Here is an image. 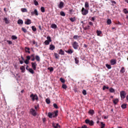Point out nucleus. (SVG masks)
I'll return each mask as SVG.
<instances>
[{"instance_id": "obj_1", "label": "nucleus", "mask_w": 128, "mask_h": 128, "mask_svg": "<svg viewBox=\"0 0 128 128\" xmlns=\"http://www.w3.org/2000/svg\"><path fill=\"white\" fill-rule=\"evenodd\" d=\"M47 40H45L44 42V44L46 46H48L50 42H52V38L50 36H48L46 38Z\"/></svg>"}, {"instance_id": "obj_2", "label": "nucleus", "mask_w": 128, "mask_h": 128, "mask_svg": "<svg viewBox=\"0 0 128 128\" xmlns=\"http://www.w3.org/2000/svg\"><path fill=\"white\" fill-rule=\"evenodd\" d=\"M72 46L74 50H78V42L74 41L72 43Z\"/></svg>"}, {"instance_id": "obj_3", "label": "nucleus", "mask_w": 128, "mask_h": 128, "mask_svg": "<svg viewBox=\"0 0 128 128\" xmlns=\"http://www.w3.org/2000/svg\"><path fill=\"white\" fill-rule=\"evenodd\" d=\"M30 98H32V100L33 102H34V100H38V95L36 94H32L30 96Z\"/></svg>"}, {"instance_id": "obj_4", "label": "nucleus", "mask_w": 128, "mask_h": 128, "mask_svg": "<svg viewBox=\"0 0 128 128\" xmlns=\"http://www.w3.org/2000/svg\"><path fill=\"white\" fill-rule=\"evenodd\" d=\"M85 122H86V124H89V126H94V122L92 121V120H90L88 119H86L85 120Z\"/></svg>"}, {"instance_id": "obj_5", "label": "nucleus", "mask_w": 128, "mask_h": 128, "mask_svg": "<svg viewBox=\"0 0 128 128\" xmlns=\"http://www.w3.org/2000/svg\"><path fill=\"white\" fill-rule=\"evenodd\" d=\"M82 14L83 16H86L88 14V10L84 9V8H82Z\"/></svg>"}, {"instance_id": "obj_6", "label": "nucleus", "mask_w": 128, "mask_h": 128, "mask_svg": "<svg viewBox=\"0 0 128 128\" xmlns=\"http://www.w3.org/2000/svg\"><path fill=\"white\" fill-rule=\"evenodd\" d=\"M126 93L124 91H122L120 92V96L121 98H126Z\"/></svg>"}, {"instance_id": "obj_7", "label": "nucleus", "mask_w": 128, "mask_h": 128, "mask_svg": "<svg viewBox=\"0 0 128 128\" xmlns=\"http://www.w3.org/2000/svg\"><path fill=\"white\" fill-rule=\"evenodd\" d=\"M32 68L34 70H36V66H38V64H36V62H31Z\"/></svg>"}, {"instance_id": "obj_8", "label": "nucleus", "mask_w": 128, "mask_h": 128, "mask_svg": "<svg viewBox=\"0 0 128 128\" xmlns=\"http://www.w3.org/2000/svg\"><path fill=\"white\" fill-rule=\"evenodd\" d=\"M30 112L32 114L33 116H36V110H34V108H31L30 110Z\"/></svg>"}, {"instance_id": "obj_9", "label": "nucleus", "mask_w": 128, "mask_h": 128, "mask_svg": "<svg viewBox=\"0 0 128 128\" xmlns=\"http://www.w3.org/2000/svg\"><path fill=\"white\" fill-rule=\"evenodd\" d=\"M31 16H38V12L36 9H34V11L31 12Z\"/></svg>"}, {"instance_id": "obj_10", "label": "nucleus", "mask_w": 128, "mask_h": 128, "mask_svg": "<svg viewBox=\"0 0 128 128\" xmlns=\"http://www.w3.org/2000/svg\"><path fill=\"white\" fill-rule=\"evenodd\" d=\"M111 66H114L116 64V59H112L110 60Z\"/></svg>"}, {"instance_id": "obj_11", "label": "nucleus", "mask_w": 128, "mask_h": 128, "mask_svg": "<svg viewBox=\"0 0 128 128\" xmlns=\"http://www.w3.org/2000/svg\"><path fill=\"white\" fill-rule=\"evenodd\" d=\"M25 24H32V20L30 19H26V20L24 22Z\"/></svg>"}, {"instance_id": "obj_12", "label": "nucleus", "mask_w": 128, "mask_h": 128, "mask_svg": "<svg viewBox=\"0 0 128 128\" xmlns=\"http://www.w3.org/2000/svg\"><path fill=\"white\" fill-rule=\"evenodd\" d=\"M58 54L61 56H64V51H63L62 49H60Z\"/></svg>"}, {"instance_id": "obj_13", "label": "nucleus", "mask_w": 128, "mask_h": 128, "mask_svg": "<svg viewBox=\"0 0 128 128\" xmlns=\"http://www.w3.org/2000/svg\"><path fill=\"white\" fill-rule=\"evenodd\" d=\"M64 2H60L59 5L58 6L59 8H64Z\"/></svg>"}, {"instance_id": "obj_14", "label": "nucleus", "mask_w": 128, "mask_h": 128, "mask_svg": "<svg viewBox=\"0 0 128 128\" xmlns=\"http://www.w3.org/2000/svg\"><path fill=\"white\" fill-rule=\"evenodd\" d=\"M58 110H56L54 112V113H53V118H56L58 116Z\"/></svg>"}, {"instance_id": "obj_15", "label": "nucleus", "mask_w": 128, "mask_h": 128, "mask_svg": "<svg viewBox=\"0 0 128 128\" xmlns=\"http://www.w3.org/2000/svg\"><path fill=\"white\" fill-rule=\"evenodd\" d=\"M55 48H56V46H54V45L50 44V46L49 50H54Z\"/></svg>"}, {"instance_id": "obj_16", "label": "nucleus", "mask_w": 128, "mask_h": 128, "mask_svg": "<svg viewBox=\"0 0 128 128\" xmlns=\"http://www.w3.org/2000/svg\"><path fill=\"white\" fill-rule=\"evenodd\" d=\"M52 126L54 127V128H60V126L58 124H53Z\"/></svg>"}, {"instance_id": "obj_17", "label": "nucleus", "mask_w": 128, "mask_h": 128, "mask_svg": "<svg viewBox=\"0 0 128 128\" xmlns=\"http://www.w3.org/2000/svg\"><path fill=\"white\" fill-rule=\"evenodd\" d=\"M66 52L68 54H72L74 52V50H72V49H69L68 50H66Z\"/></svg>"}, {"instance_id": "obj_18", "label": "nucleus", "mask_w": 128, "mask_h": 128, "mask_svg": "<svg viewBox=\"0 0 128 128\" xmlns=\"http://www.w3.org/2000/svg\"><path fill=\"white\" fill-rule=\"evenodd\" d=\"M50 28H54V30H56V28H58V26H56V24H52Z\"/></svg>"}, {"instance_id": "obj_19", "label": "nucleus", "mask_w": 128, "mask_h": 128, "mask_svg": "<svg viewBox=\"0 0 128 128\" xmlns=\"http://www.w3.org/2000/svg\"><path fill=\"white\" fill-rule=\"evenodd\" d=\"M88 114L91 116H94V110H90L88 111Z\"/></svg>"}, {"instance_id": "obj_20", "label": "nucleus", "mask_w": 128, "mask_h": 128, "mask_svg": "<svg viewBox=\"0 0 128 128\" xmlns=\"http://www.w3.org/2000/svg\"><path fill=\"white\" fill-rule=\"evenodd\" d=\"M20 70H22V72H24L26 70V68H24V66H22L20 67Z\"/></svg>"}, {"instance_id": "obj_21", "label": "nucleus", "mask_w": 128, "mask_h": 128, "mask_svg": "<svg viewBox=\"0 0 128 128\" xmlns=\"http://www.w3.org/2000/svg\"><path fill=\"white\" fill-rule=\"evenodd\" d=\"M48 118H54V114L53 113H52L50 112H49L48 113Z\"/></svg>"}, {"instance_id": "obj_22", "label": "nucleus", "mask_w": 128, "mask_h": 128, "mask_svg": "<svg viewBox=\"0 0 128 128\" xmlns=\"http://www.w3.org/2000/svg\"><path fill=\"white\" fill-rule=\"evenodd\" d=\"M4 22H5V24H10V21L8 20V18H4Z\"/></svg>"}, {"instance_id": "obj_23", "label": "nucleus", "mask_w": 128, "mask_h": 128, "mask_svg": "<svg viewBox=\"0 0 128 128\" xmlns=\"http://www.w3.org/2000/svg\"><path fill=\"white\" fill-rule=\"evenodd\" d=\"M126 72V69L124 68V67H122L121 70H120V72L121 74H124Z\"/></svg>"}, {"instance_id": "obj_24", "label": "nucleus", "mask_w": 128, "mask_h": 128, "mask_svg": "<svg viewBox=\"0 0 128 128\" xmlns=\"http://www.w3.org/2000/svg\"><path fill=\"white\" fill-rule=\"evenodd\" d=\"M25 52H28V54H30V48H25Z\"/></svg>"}, {"instance_id": "obj_25", "label": "nucleus", "mask_w": 128, "mask_h": 128, "mask_svg": "<svg viewBox=\"0 0 128 128\" xmlns=\"http://www.w3.org/2000/svg\"><path fill=\"white\" fill-rule=\"evenodd\" d=\"M118 102V99L116 98L113 100V103L114 104H116Z\"/></svg>"}, {"instance_id": "obj_26", "label": "nucleus", "mask_w": 128, "mask_h": 128, "mask_svg": "<svg viewBox=\"0 0 128 128\" xmlns=\"http://www.w3.org/2000/svg\"><path fill=\"white\" fill-rule=\"evenodd\" d=\"M18 24H24V21L20 19H19L18 21Z\"/></svg>"}, {"instance_id": "obj_27", "label": "nucleus", "mask_w": 128, "mask_h": 128, "mask_svg": "<svg viewBox=\"0 0 128 128\" xmlns=\"http://www.w3.org/2000/svg\"><path fill=\"white\" fill-rule=\"evenodd\" d=\"M28 72H30V74H34V70L32 68H30L28 70Z\"/></svg>"}, {"instance_id": "obj_28", "label": "nucleus", "mask_w": 128, "mask_h": 128, "mask_svg": "<svg viewBox=\"0 0 128 128\" xmlns=\"http://www.w3.org/2000/svg\"><path fill=\"white\" fill-rule=\"evenodd\" d=\"M30 58H32L31 59V60H32V62H34V60H36V58H34V54H31Z\"/></svg>"}, {"instance_id": "obj_29", "label": "nucleus", "mask_w": 128, "mask_h": 128, "mask_svg": "<svg viewBox=\"0 0 128 128\" xmlns=\"http://www.w3.org/2000/svg\"><path fill=\"white\" fill-rule=\"evenodd\" d=\"M21 11L22 12H28V10L26 8H22Z\"/></svg>"}, {"instance_id": "obj_30", "label": "nucleus", "mask_w": 128, "mask_h": 128, "mask_svg": "<svg viewBox=\"0 0 128 128\" xmlns=\"http://www.w3.org/2000/svg\"><path fill=\"white\" fill-rule=\"evenodd\" d=\"M36 60L37 62H40V56L36 55Z\"/></svg>"}, {"instance_id": "obj_31", "label": "nucleus", "mask_w": 128, "mask_h": 128, "mask_svg": "<svg viewBox=\"0 0 128 128\" xmlns=\"http://www.w3.org/2000/svg\"><path fill=\"white\" fill-rule=\"evenodd\" d=\"M54 56L58 60L60 58V55L58 53H54Z\"/></svg>"}, {"instance_id": "obj_32", "label": "nucleus", "mask_w": 128, "mask_h": 128, "mask_svg": "<svg viewBox=\"0 0 128 128\" xmlns=\"http://www.w3.org/2000/svg\"><path fill=\"white\" fill-rule=\"evenodd\" d=\"M84 6H85L86 8H90V4H88V2H85Z\"/></svg>"}, {"instance_id": "obj_33", "label": "nucleus", "mask_w": 128, "mask_h": 128, "mask_svg": "<svg viewBox=\"0 0 128 128\" xmlns=\"http://www.w3.org/2000/svg\"><path fill=\"white\" fill-rule=\"evenodd\" d=\"M12 40H18V37L16 36H12L11 37Z\"/></svg>"}, {"instance_id": "obj_34", "label": "nucleus", "mask_w": 128, "mask_h": 128, "mask_svg": "<svg viewBox=\"0 0 128 128\" xmlns=\"http://www.w3.org/2000/svg\"><path fill=\"white\" fill-rule=\"evenodd\" d=\"M109 92H114L115 90L114 89V88H110V89H109Z\"/></svg>"}, {"instance_id": "obj_35", "label": "nucleus", "mask_w": 128, "mask_h": 128, "mask_svg": "<svg viewBox=\"0 0 128 128\" xmlns=\"http://www.w3.org/2000/svg\"><path fill=\"white\" fill-rule=\"evenodd\" d=\"M106 66L108 70H110V68H112V66L110 64H106Z\"/></svg>"}, {"instance_id": "obj_36", "label": "nucleus", "mask_w": 128, "mask_h": 128, "mask_svg": "<svg viewBox=\"0 0 128 128\" xmlns=\"http://www.w3.org/2000/svg\"><path fill=\"white\" fill-rule=\"evenodd\" d=\"M80 38V36H78V35H75L74 36L73 38L74 40H78V38Z\"/></svg>"}, {"instance_id": "obj_37", "label": "nucleus", "mask_w": 128, "mask_h": 128, "mask_svg": "<svg viewBox=\"0 0 128 128\" xmlns=\"http://www.w3.org/2000/svg\"><path fill=\"white\" fill-rule=\"evenodd\" d=\"M70 20L72 22H76V18H70Z\"/></svg>"}, {"instance_id": "obj_38", "label": "nucleus", "mask_w": 128, "mask_h": 128, "mask_svg": "<svg viewBox=\"0 0 128 128\" xmlns=\"http://www.w3.org/2000/svg\"><path fill=\"white\" fill-rule=\"evenodd\" d=\"M74 60H75V62H76V64H78L79 62L78 58H74Z\"/></svg>"}, {"instance_id": "obj_39", "label": "nucleus", "mask_w": 128, "mask_h": 128, "mask_svg": "<svg viewBox=\"0 0 128 128\" xmlns=\"http://www.w3.org/2000/svg\"><path fill=\"white\" fill-rule=\"evenodd\" d=\"M121 108H122L124 110V108H126V104H122L121 106Z\"/></svg>"}, {"instance_id": "obj_40", "label": "nucleus", "mask_w": 128, "mask_h": 128, "mask_svg": "<svg viewBox=\"0 0 128 128\" xmlns=\"http://www.w3.org/2000/svg\"><path fill=\"white\" fill-rule=\"evenodd\" d=\"M96 34H97V36H100V34H102V31L97 30Z\"/></svg>"}, {"instance_id": "obj_41", "label": "nucleus", "mask_w": 128, "mask_h": 128, "mask_svg": "<svg viewBox=\"0 0 128 128\" xmlns=\"http://www.w3.org/2000/svg\"><path fill=\"white\" fill-rule=\"evenodd\" d=\"M46 104H50V98H46Z\"/></svg>"}, {"instance_id": "obj_42", "label": "nucleus", "mask_w": 128, "mask_h": 128, "mask_svg": "<svg viewBox=\"0 0 128 128\" xmlns=\"http://www.w3.org/2000/svg\"><path fill=\"white\" fill-rule=\"evenodd\" d=\"M60 16H66V14H64V12L62 11L60 12Z\"/></svg>"}, {"instance_id": "obj_43", "label": "nucleus", "mask_w": 128, "mask_h": 128, "mask_svg": "<svg viewBox=\"0 0 128 128\" xmlns=\"http://www.w3.org/2000/svg\"><path fill=\"white\" fill-rule=\"evenodd\" d=\"M40 10L42 12H46V10L44 9V7H41L40 8Z\"/></svg>"}, {"instance_id": "obj_44", "label": "nucleus", "mask_w": 128, "mask_h": 128, "mask_svg": "<svg viewBox=\"0 0 128 128\" xmlns=\"http://www.w3.org/2000/svg\"><path fill=\"white\" fill-rule=\"evenodd\" d=\"M48 70H50L52 72H54V68L50 67V68H48Z\"/></svg>"}, {"instance_id": "obj_45", "label": "nucleus", "mask_w": 128, "mask_h": 128, "mask_svg": "<svg viewBox=\"0 0 128 128\" xmlns=\"http://www.w3.org/2000/svg\"><path fill=\"white\" fill-rule=\"evenodd\" d=\"M106 22L107 24H112V20L110 19H108Z\"/></svg>"}, {"instance_id": "obj_46", "label": "nucleus", "mask_w": 128, "mask_h": 128, "mask_svg": "<svg viewBox=\"0 0 128 128\" xmlns=\"http://www.w3.org/2000/svg\"><path fill=\"white\" fill-rule=\"evenodd\" d=\"M32 28L33 32H36V26H32Z\"/></svg>"}, {"instance_id": "obj_47", "label": "nucleus", "mask_w": 128, "mask_h": 128, "mask_svg": "<svg viewBox=\"0 0 128 128\" xmlns=\"http://www.w3.org/2000/svg\"><path fill=\"white\" fill-rule=\"evenodd\" d=\"M106 90H108V88H110V87L106 86H103V88H102L103 90H106Z\"/></svg>"}, {"instance_id": "obj_48", "label": "nucleus", "mask_w": 128, "mask_h": 128, "mask_svg": "<svg viewBox=\"0 0 128 128\" xmlns=\"http://www.w3.org/2000/svg\"><path fill=\"white\" fill-rule=\"evenodd\" d=\"M62 88H64V90H66V88H68V86H66V84H62Z\"/></svg>"}, {"instance_id": "obj_49", "label": "nucleus", "mask_w": 128, "mask_h": 128, "mask_svg": "<svg viewBox=\"0 0 128 128\" xmlns=\"http://www.w3.org/2000/svg\"><path fill=\"white\" fill-rule=\"evenodd\" d=\"M123 12H124V14H128V10L126 8H124V10H123Z\"/></svg>"}, {"instance_id": "obj_50", "label": "nucleus", "mask_w": 128, "mask_h": 128, "mask_svg": "<svg viewBox=\"0 0 128 128\" xmlns=\"http://www.w3.org/2000/svg\"><path fill=\"white\" fill-rule=\"evenodd\" d=\"M38 108H40V105L38 104L36 106H34V108L35 110H36V112L38 110Z\"/></svg>"}, {"instance_id": "obj_51", "label": "nucleus", "mask_w": 128, "mask_h": 128, "mask_svg": "<svg viewBox=\"0 0 128 128\" xmlns=\"http://www.w3.org/2000/svg\"><path fill=\"white\" fill-rule=\"evenodd\" d=\"M101 124V128H104L106 126V124H104L102 122H100Z\"/></svg>"}, {"instance_id": "obj_52", "label": "nucleus", "mask_w": 128, "mask_h": 128, "mask_svg": "<svg viewBox=\"0 0 128 128\" xmlns=\"http://www.w3.org/2000/svg\"><path fill=\"white\" fill-rule=\"evenodd\" d=\"M34 4L35 6H38V2L36 0H34Z\"/></svg>"}, {"instance_id": "obj_53", "label": "nucleus", "mask_w": 128, "mask_h": 128, "mask_svg": "<svg viewBox=\"0 0 128 128\" xmlns=\"http://www.w3.org/2000/svg\"><path fill=\"white\" fill-rule=\"evenodd\" d=\"M22 30L24 32V34H26L27 32L26 29V28H22Z\"/></svg>"}, {"instance_id": "obj_54", "label": "nucleus", "mask_w": 128, "mask_h": 128, "mask_svg": "<svg viewBox=\"0 0 128 128\" xmlns=\"http://www.w3.org/2000/svg\"><path fill=\"white\" fill-rule=\"evenodd\" d=\"M82 94L84 95V96H86V90H84L82 92Z\"/></svg>"}, {"instance_id": "obj_55", "label": "nucleus", "mask_w": 128, "mask_h": 128, "mask_svg": "<svg viewBox=\"0 0 128 128\" xmlns=\"http://www.w3.org/2000/svg\"><path fill=\"white\" fill-rule=\"evenodd\" d=\"M60 81L62 83L66 82V80L62 78H60Z\"/></svg>"}, {"instance_id": "obj_56", "label": "nucleus", "mask_w": 128, "mask_h": 128, "mask_svg": "<svg viewBox=\"0 0 128 128\" xmlns=\"http://www.w3.org/2000/svg\"><path fill=\"white\" fill-rule=\"evenodd\" d=\"M24 62L26 64H28L30 62V60H26L25 61H24Z\"/></svg>"}, {"instance_id": "obj_57", "label": "nucleus", "mask_w": 128, "mask_h": 128, "mask_svg": "<svg viewBox=\"0 0 128 128\" xmlns=\"http://www.w3.org/2000/svg\"><path fill=\"white\" fill-rule=\"evenodd\" d=\"M54 107L55 108H58V104H54Z\"/></svg>"}, {"instance_id": "obj_58", "label": "nucleus", "mask_w": 128, "mask_h": 128, "mask_svg": "<svg viewBox=\"0 0 128 128\" xmlns=\"http://www.w3.org/2000/svg\"><path fill=\"white\" fill-rule=\"evenodd\" d=\"M7 42L8 44H12V42L10 41V40H7Z\"/></svg>"}, {"instance_id": "obj_59", "label": "nucleus", "mask_w": 128, "mask_h": 128, "mask_svg": "<svg viewBox=\"0 0 128 128\" xmlns=\"http://www.w3.org/2000/svg\"><path fill=\"white\" fill-rule=\"evenodd\" d=\"M90 26L88 25L85 27V30H90Z\"/></svg>"}, {"instance_id": "obj_60", "label": "nucleus", "mask_w": 128, "mask_h": 128, "mask_svg": "<svg viewBox=\"0 0 128 128\" xmlns=\"http://www.w3.org/2000/svg\"><path fill=\"white\" fill-rule=\"evenodd\" d=\"M26 60H30V56H26Z\"/></svg>"}, {"instance_id": "obj_61", "label": "nucleus", "mask_w": 128, "mask_h": 128, "mask_svg": "<svg viewBox=\"0 0 128 128\" xmlns=\"http://www.w3.org/2000/svg\"><path fill=\"white\" fill-rule=\"evenodd\" d=\"M72 12H74V10H73L72 9L70 10H69V14H72Z\"/></svg>"}, {"instance_id": "obj_62", "label": "nucleus", "mask_w": 128, "mask_h": 128, "mask_svg": "<svg viewBox=\"0 0 128 128\" xmlns=\"http://www.w3.org/2000/svg\"><path fill=\"white\" fill-rule=\"evenodd\" d=\"M32 44H36V45H37V44H38V42H36V40H33V41H32Z\"/></svg>"}, {"instance_id": "obj_63", "label": "nucleus", "mask_w": 128, "mask_h": 128, "mask_svg": "<svg viewBox=\"0 0 128 128\" xmlns=\"http://www.w3.org/2000/svg\"><path fill=\"white\" fill-rule=\"evenodd\" d=\"M116 24H118L119 26H122V23H120V21L117 22Z\"/></svg>"}, {"instance_id": "obj_64", "label": "nucleus", "mask_w": 128, "mask_h": 128, "mask_svg": "<svg viewBox=\"0 0 128 128\" xmlns=\"http://www.w3.org/2000/svg\"><path fill=\"white\" fill-rule=\"evenodd\" d=\"M81 128H88V126H86V125H84Z\"/></svg>"}]
</instances>
